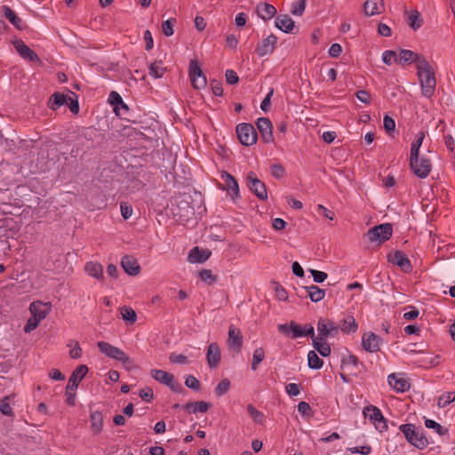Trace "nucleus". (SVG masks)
<instances>
[{
	"label": "nucleus",
	"instance_id": "obj_1",
	"mask_svg": "<svg viewBox=\"0 0 455 455\" xmlns=\"http://www.w3.org/2000/svg\"><path fill=\"white\" fill-rule=\"evenodd\" d=\"M417 75L419 79L422 94L426 98H431L435 91L436 79L432 67L426 59L418 62Z\"/></svg>",
	"mask_w": 455,
	"mask_h": 455
},
{
	"label": "nucleus",
	"instance_id": "obj_2",
	"mask_svg": "<svg viewBox=\"0 0 455 455\" xmlns=\"http://www.w3.org/2000/svg\"><path fill=\"white\" fill-rule=\"evenodd\" d=\"M97 346L102 354L121 362L126 370L130 371L135 367L133 360L122 349L106 341H99Z\"/></svg>",
	"mask_w": 455,
	"mask_h": 455
},
{
	"label": "nucleus",
	"instance_id": "obj_3",
	"mask_svg": "<svg viewBox=\"0 0 455 455\" xmlns=\"http://www.w3.org/2000/svg\"><path fill=\"white\" fill-rule=\"evenodd\" d=\"M87 372L88 367L85 364H80L73 371L66 387V403L68 405L74 406L76 404V392L78 384Z\"/></svg>",
	"mask_w": 455,
	"mask_h": 455
},
{
	"label": "nucleus",
	"instance_id": "obj_4",
	"mask_svg": "<svg viewBox=\"0 0 455 455\" xmlns=\"http://www.w3.org/2000/svg\"><path fill=\"white\" fill-rule=\"evenodd\" d=\"M401 432L404 435L406 440L418 449H424L428 445L427 438L416 431L412 424H403L400 426Z\"/></svg>",
	"mask_w": 455,
	"mask_h": 455
},
{
	"label": "nucleus",
	"instance_id": "obj_5",
	"mask_svg": "<svg viewBox=\"0 0 455 455\" xmlns=\"http://www.w3.org/2000/svg\"><path fill=\"white\" fill-rule=\"evenodd\" d=\"M363 414L364 418L375 426L376 429L379 432H383L387 429V422L384 418L381 411L374 405H367L363 408Z\"/></svg>",
	"mask_w": 455,
	"mask_h": 455
},
{
	"label": "nucleus",
	"instance_id": "obj_6",
	"mask_svg": "<svg viewBox=\"0 0 455 455\" xmlns=\"http://www.w3.org/2000/svg\"><path fill=\"white\" fill-rule=\"evenodd\" d=\"M236 135L240 143L243 146H252L257 142V132L251 124H239L236 126Z\"/></svg>",
	"mask_w": 455,
	"mask_h": 455
},
{
	"label": "nucleus",
	"instance_id": "obj_7",
	"mask_svg": "<svg viewBox=\"0 0 455 455\" xmlns=\"http://www.w3.org/2000/svg\"><path fill=\"white\" fill-rule=\"evenodd\" d=\"M151 377L156 381L167 386L171 390L176 393L184 391L182 386L175 380L174 376L163 370L153 369L150 371Z\"/></svg>",
	"mask_w": 455,
	"mask_h": 455
},
{
	"label": "nucleus",
	"instance_id": "obj_8",
	"mask_svg": "<svg viewBox=\"0 0 455 455\" xmlns=\"http://www.w3.org/2000/svg\"><path fill=\"white\" fill-rule=\"evenodd\" d=\"M392 225L390 223H385L370 228L367 232V236L371 242L379 241L382 243L388 240L392 236Z\"/></svg>",
	"mask_w": 455,
	"mask_h": 455
},
{
	"label": "nucleus",
	"instance_id": "obj_9",
	"mask_svg": "<svg viewBox=\"0 0 455 455\" xmlns=\"http://www.w3.org/2000/svg\"><path fill=\"white\" fill-rule=\"evenodd\" d=\"M246 183L249 189L260 200L267 199V191L264 182L258 179L253 172L247 174Z\"/></svg>",
	"mask_w": 455,
	"mask_h": 455
},
{
	"label": "nucleus",
	"instance_id": "obj_10",
	"mask_svg": "<svg viewBox=\"0 0 455 455\" xmlns=\"http://www.w3.org/2000/svg\"><path fill=\"white\" fill-rule=\"evenodd\" d=\"M410 167L417 177L425 179L432 170V164L428 158L418 156L415 160L410 158Z\"/></svg>",
	"mask_w": 455,
	"mask_h": 455
},
{
	"label": "nucleus",
	"instance_id": "obj_11",
	"mask_svg": "<svg viewBox=\"0 0 455 455\" xmlns=\"http://www.w3.org/2000/svg\"><path fill=\"white\" fill-rule=\"evenodd\" d=\"M188 73L191 84L195 89L199 90L206 86V77L196 60L190 61Z\"/></svg>",
	"mask_w": 455,
	"mask_h": 455
},
{
	"label": "nucleus",
	"instance_id": "obj_12",
	"mask_svg": "<svg viewBox=\"0 0 455 455\" xmlns=\"http://www.w3.org/2000/svg\"><path fill=\"white\" fill-rule=\"evenodd\" d=\"M317 331L320 339H327L339 333V327L332 320L321 317L317 322Z\"/></svg>",
	"mask_w": 455,
	"mask_h": 455
},
{
	"label": "nucleus",
	"instance_id": "obj_13",
	"mask_svg": "<svg viewBox=\"0 0 455 455\" xmlns=\"http://www.w3.org/2000/svg\"><path fill=\"white\" fill-rule=\"evenodd\" d=\"M220 178L224 181V184L220 187L222 189L227 190L232 196L233 200L240 197L239 186L237 180L233 175L228 172H222Z\"/></svg>",
	"mask_w": 455,
	"mask_h": 455
},
{
	"label": "nucleus",
	"instance_id": "obj_14",
	"mask_svg": "<svg viewBox=\"0 0 455 455\" xmlns=\"http://www.w3.org/2000/svg\"><path fill=\"white\" fill-rule=\"evenodd\" d=\"M381 343V338L371 331L364 333L362 337V346L365 351L370 353L379 351Z\"/></svg>",
	"mask_w": 455,
	"mask_h": 455
},
{
	"label": "nucleus",
	"instance_id": "obj_15",
	"mask_svg": "<svg viewBox=\"0 0 455 455\" xmlns=\"http://www.w3.org/2000/svg\"><path fill=\"white\" fill-rule=\"evenodd\" d=\"M257 128L260 133L261 139L265 143H271L274 141L272 123L267 117H260L258 119Z\"/></svg>",
	"mask_w": 455,
	"mask_h": 455
},
{
	"label": "nucleus",
	"instance_id": "obj_16",
	"mask_svg": "<svg viewBox=\"0 0 455 455\" xmlns=\"http://www.w3.org/2000/svg\"><path fill=\"white\" fill-rule=\"evenodd\" d=\"M388 261L400 267L405 273H409L412 269L409 258L403 251H396L394 254H389Z\"/></svg>",
	"mask_w": 455,
	"mask_h": 455
},
{
	"label": "nucleus",
	"instance_id": "obj_17",
	"mask_svg": "<svg viewBox=\"0 0 455 455\" xmlns=\"http://www.w3.org/2000/svg\"><path fill=\"white\" fill-rule=\"evenodd\" d=\"M276 43L277 37L275 35H270L259 44L255 52L260 57L270 54L275 48Z\"/></svg>",
	"mask_w": 455,
	"mask_h": 455
},
{
	"label": "nucleus",
	"instance_id": "obj_18",
	"mask_svg": "<svg viewBox=\"0 0 455 455\" xmlns=\"http://www.w3.org/2000/svg\"><path fill=\"white\" fill-rule=\"evenodd\" d=\"M228 343L230 348L234 349L236 353L241 351L243 346V335L239 329L231 325L228 330Z\"/></svg>",
	"mask_w": 455,
	"mask_h": 455
},
{
	"label": "nucleus",
	"instance_id": "obj_19",
	"mask_svg": "<svg viewBox=\"0 0 455 455\" xmlns=\"http://www.w3.org/2000/svg\"><path fill=\"white\" fill-rule=\"evenodd\" d=\"M207 363L210 368H216L220 362V349L216 342L211 343L207 347Z\"/></svg>",
	"mask_w": 455,
	"mask_h": 455
},
{
	"label": "nucleus",
	"instance_id": "obj_20",
	"mask_svg": "<svg viewBox=\"0 0 455 455\" xmlns=\"http://www.w3.org/2000/svg\"><path fill=\"white\" fill-rule=\"evenodd\" d=\"M121 265L124 270L130 275H137L140 273V265L137 259L132 256H124L121 260Z\"/></svg>",
	"mask_w": 455,
	"mask_h": 455
},
{
	"label": "nucleus",
	"instance_id": "obj_21",
	"mask_svg": "<svg viewBox=\"0 0 455 455\" xmlns=\"http://www.w3.org/2000/svg\"><path fill=\"white\" fill-rule=\"evenodd\" d=\"M14 47L19 54L30 61H38L39 58L36 53L32 51L22 40H17L14 42Z\"/></svg>",
	"mask_w": 455,
	"mask_h": 455
},
{
	"label": "nucleus",
	"instance_id": "obj_22",
	"mask_svg": "<svg viewBox=\"0 0 455 455\" xmlns=\"http://www.w3.org/2000/svg\"><path fill=\"white\" fill-rule=\"evenodd\" d=\"M30 311L37 321L43 320L51 309V307L47 303L41 301H35L30 304Z\"/></svg>",
	"mask_w": 455,
	"mask_h": 455
},
{
	"label": "nucleus",
	"instance_id": "obj_23",
	"mask_svg": "<svg viewBox=\"0 0 455 455\" xmlns=\"http://www.w3.org/2000/svg\"><path fill=\"white\" fill-rule=\"evenodd\" d=\"M388 384L396 392L403 393L410 388V383L403 378L398 377L395 373H392L387 377Z\"/></svg>",
	"mask_w": 455,
	"mask_h": 455
},
{
	"label": "nucleus",
	"instance_id": "obj_24",
	"mask_svg": "<svg viewBox=\"0 0 455 455\" xmlns=\"http://www.w3.org/2000/svg\"><path fill=\"white\" fill-rule=\"evenodd\" d=\"M275 27L284 33H293L295 23L288 14H280L275 18Z\"/></svg>",
	"mask_w": 455,
	"mask_h": 455
},
{
	"label": "nucleus",
	"instance_id": "obj_25",
	"mask_svg": "<svg viewBox=\"0 0 455 455\" xmlns=\"http://www.w3.org/2000/svg\"><path fill=\"white\" fill-rule=\"evenodd\" d=\"M210 256L211 251L207 250H202L196 246L190 250L188 259L192 263H204L210 258Z\"/></svg>",
	"mask_w": 455,
	"mask_h": 455
},
{
	"label": "nucleus",
	"instance_id": "obj_26",
	"mask_svg": "<svg viewBox=\"0 0 455 455\" xmlns=\"http://www.w3.org/2000/svg\"><path fill=\"white\" fill-rule=\"evenodd\" d=\"M90 427L94 435H99L103 429V415L100 411H92L90 413Z\"/></svg>",
	"mask_w": 455,
	"mask_h": 455
},
{
	"label": "nucleus",
	"instance_id": "obj_27",
	"mask_svg": "<svg viewBox=\"0 0 455 455\" xmlns=\"http://www.w3.org/2000/svg\"><path fill=\"white\" fill-rule=\"evenodd\" d=\"M4 17L19 30H23L27 28L25 22L7 5L3 6Z\"/></svg>",
	"mask_w": 455,
	"mask_h": 455
},
{
	"label": "nucleus",
	"instance_id": "obj_28",
	"mask_svg": "<svg viewBox=\"0 0 455 455\" xmlns=\"http://www.w3.org/2000/svg\"><path fill=\"white\" fill-rule=\"evenodd\" d=\"M424 59L423 57H419L417 53L413 52L411 50L402 49L399 52L398 63L400 65H404L408 63H416V68H418V62Z\"/></svg>",
	"mask_w": 455,
	"mask_h": 455
},
{
	"label": "nucleus",
	"instance_id": "obj_29",
	"mask_svg": "<svg viewBox=\"0 0 455 455\" xmlns=\"http://www.w3.org/2000/svg\"><path fill=\"white\" fill-rule=\"evenodd\" d=\"M338 327L344 333H355L358 329V324L353 315H347L339 321Z\"/></svg>",
	"mask_w": 455,
	"mask_h": 455
},
{
	"label": "nucleus",
	"instance_id": "obj_30",
	"mask_svg": "<svg viewBox=\"0 0 455 455\" xmlns=\"http://www.w3.org/2000/svg\"><path fill=\"white\" fill-rule=\"evenodd\" d=\"M257 13L262 20H267L276 14V9L274 5L264 3L257 6Z\"/></svg>",
	"mask_w": 455,
	"mask_h": 455
},
{
	"label": "nucleus",
	"instance_id": "obj_31",
	"mask_svg": "<svg viewBox=\"0 0 455 455\" xmlns=\"http://www.w3.org/2000/svg\"><path fill=\"white\" fill-rule=\"evenodd\" d=\"M84 270L89 275L98 280L103 279V267L98 262H87L84 266Z\"/></svg>",
	"mask_w": 455,
	"mask_h": 455
},
{
	"label": "nucleus",
	"instance_id": "obj_32",
	"mask_svg": "<svg viewBox=\"0 0 455 455\" xmlns=\"http://www.w3.org/2000/svg\"><path fill=\"white\" fill-rule=\"evenodd\" d=\"M405 14L407 15L408 24L413 30H417L422 26L423 20L419 11H405Z\"/></svg>",
	"mask_w": 455,
	"mask_h": 455
},
{
	"label": "nucleus",
	"instance_id": "obj_33",
	"mask_svg": "<svg viewBox=\"0 0 455 455\" xmlns=\"http://www.w3.org/2000/svg\"><path fill=\"white\" fill-rule=\"evenodd\" d=\"M212 406L211 403L199 401V402H191L188 403L184 408L189 412V413H196V412H206L209 408Z\"/></svg>",
	"mask_w": 455,
	"mask_h": 455
},
{
	"label": "nucleus",
	"instance_id": "obj_34",
	"mask_svg": "<svg viewBox=\"0 0 455 455\" xmlns=\"http://www.w3.org/2000/svg\"><path fill=\"white\" fill-rule=\"evenodd\" d=\"M379 4L383 6V0H366L363 4V12L366 16H373L381 12L379 10Z\"/></svg>",
	"mask_w": 455,
	"mask_h": 455
},
{
	"label": "nucleus",
	"instance_id": "obj_35",
	"mask_svg": "<svg viewBox=\"0 0 455 455\" xmlns=\"http://www.w3.org/2000/svg\"><path fill=\"white\" fill-rule=\"evenodd\" d=\"M312 302H319L323 299L325 291L317 285L304 287Z\"/></svg>",
	"mask_w": 455,
	"mask_h": 455
},
{
	"label": "nucleus",
	"instance_id": "obj_36",
	"mask_svg": "<svg viewBox=\"0 0 455 455\" xmlns=\"http://www.w3.org/2000/svg\"><path fill=\"white\" fill-rule=\"evenodd\" d=\"M123 101L124 100H123L122 97L120 96V94L117 92L112 91L109 93L108 102L113 106L114 112L118 116H124V114L121 113V111H120V105L123 104Z\"/></svg>",
	"mask_w": 455,
	"mask_h": 455
},
{
	"label": "nucleus",
	"instance_id": "obj_37",
	"mask_svg": "<svg viewBox=\"0 0 455 455\" xmlns=\"http://www.w3.org/2000/svg\"><path fill=\"white\" fill-rule=\"evenodd\" d=\"M425 139V132H419L416 134L415 140L411 143L410 158L415 160L418 157L419 148Z\"/></svg>",
	"mask_w": 455,
	"mask_h": 455
},
{
	"label": "nucleus",
	"instance_id": "obj_38",
	"mask_svg": "<svg viewBox=\"0 0 455 455\" xmlns=\"http://www.w3.org/2000/svg\"><path fill=\"white\" fill-rule=\"evenodd\" d=\"M66 103H68L67 96L64 93L54 92L50 98L49 108L56 110Z\"/></svg>",
	"mask_w": 455,
	"mask_h": 455
},
{
	"label": "nucleus",
	"instance_id": "obj_39",
	"mask_svg": "<svg viewBox=\"0 0 455 455\" xmlns=\"http://www.w3.org/2000/svg\"><path fill=\"white\" fill-rule=\"evenodd\" d=\"M166 68L164 67L162 60H156L149 66V75L154 78H161L164 75Z\"/></svg>",
	"mask_w": 455,
	"mask_h": 455
},
{
	"label": "nucleus",
	"instance_id": "obj_40",
	"mask_svg": "<svg viewBox=\"0 0 455 455\" xmlns=\"http://www.w3.org/2000/svg\"><path fill=\"white\" fill-rule=\"evenodd\" d=\"M308 367L314 370L321 369L323 365V361L317 355L315 351L311 350L307 354Z\"/></svg>",
	"mask_w": 455,
	"mask_h": 455
},
{
	"label": "nucleus",
	"instance_id": "obj_41",
	"mask_svg": "<svg viewBox=\"0 0 455 455\" xmlns=\"http://www.w3.org/2000/svg\"><path fill=\"white\" fill-rule=\"evenodd\" d=\"M454 401L455 392H444L438 397L437 406L439 408H445Z\"/></svg>",
	"mask_w": 455,
	"mask_h": 455
},
{
	"label": "nucleus",
	"instance_id": "obj_42",
	"mask_svg": "<svg viewBox=\"0 0 455 455\" xmlns=\"http://www.w3.org/2000/svg\"><path fill=\"white\" fill-rule=\"evenodd\" d=\"M425 426L427 428H432V429H435V432L440 435V436H443V435H445L448 434V429L443 427V426H441L439 423H437L436 421L433 420V419H426L425 420Z\"/></svg>",
	"mask_w": 455,
	"mask_h": 455
},
{
	"label": "nucleus",
	"instance_id": "obj_43",
	"mask_svg": "<svg viewBox=\"0 0 455 455\" xmlns=\"http://www.w3.org/2000/svg\"><path fill=\"white\" fill-rule=\"evenodd\" d=\"M122 318L130 323H134L137 320V315L135 311L130 307H123L121 308Z\"/></svg>",
	"mask_w": 455,
	"mask_h": 455
},
{
	"label": "nucleus",
	"instance_id": "obj_44",
	"mask_svg": "<svg viewBox=\"0 0 455 455\" xmlns=\"http://www.w3.org/2000/svg\"><path fill=\"white\" fill-rule=\"evenodd\" d=\"M10 401V395H6L2 400H0V411L2 414L6 416H12L13 411Z\"/></svg>",
	"mask_w": 455,
	"mask_h": 455
},
{
	"label": "nucleus",
	"instance_id": "obj_45",
	"mask_svg": "<svg viewBox=\"0 0 455 455\" xmlns=\"http://www.w3.org/2000/svg\"><path fill=\"white\" fill-rule=\"evenodd\" d=\"M265 351L262 347L254 350L251 363V370L255 371L258 365L264 360Z\"/></svg>",
	"mask_w": 455,
	"mask_h": 455
},
{
	"label": "nucleus",
	"instance_id": "obj_46",
	"mask_svg": "<svg viewBox=\"0 0 455 455\" xmlns=\"http://www.w3.org/2000/svg\"><path fill=\"white\" fill-rule=\"evenodd\" d=\"M177 20L174 18H171L162 23V32L165 36H171L173 35V27Z\"/></svg>",
	"mask_w": 455,
	"mask_h": 455
},
{
	"label": "nucleus",
	"instance_id": "obj_47",
	"mask_svg": "<svg viewBox=\"0 0 455 455\" xmlns=\"http://www.w3.org/2000/svg\"><path fill=\"white\" fill-rule=\"evenodd\" d=\"M199 277L203 282L208 284H212L217 281V275H213L211 269H203L200 271Z\"/></svg>",
	"mask_w": 455,
	"mask_h": 455
},
{
	"label": "nucleus",
	"instance_id": "obj_48",
	"mask_svg": "<svg viewBox=\"0 0 455 455\" xmlns=\"http://www.w3.org/2000/svg\"><path fill=\"white\" fill-rule=\"evenodd\" d=\"M70 347L69 355L73 359H78L82 355V348L76 340H71L68 345Z\"/></svg>",
	"mask_w": 455,
	"mask_h": 455
},
{
	"label": "nucleus",
	"instance_id": "obj_49",
	"mask_svg": "<svg viewBox=\"0 0 455 455\" xmlns=\"http://www.w3.org/2000/svg\"><path fill=\"white\" fill-rule=\"evenodd\" d=\"M307 0H298L291 5V12L295 16H301L306 8Z\"/></svg>",
	"mask_w": 455,
	"mask_h": 455
},
{
	"label": "nucleus",
	"instance_id": "obj_50",
	"mask_svg": "<svg viewBox=\"0 0 455 455\" xmlns=\"http://www.w3.org/2000/svg\"><path fill=\"white\" fill-rule=\"evenodd\" d=\"M230 388V381L228 379H223L215 387L217 396L224 395Z\"/></svg>",
	"mask_w": 455,
	"mask_h": 455
},
{
	"label": "nucleus",
	"instance_id": "obj_51",
	"mask_svg": "<svg viewBox=\"0 0 455 455\" xmlns=\"http://www.w3.org/2000/svg\"><path fill=\"white\" fill-rule=\"evenodd\" d=\"M247 411L252 419L257 423H261L264 419V415L261 411H258L252 404L247 405Z\"/></svg>",
	"mask_w": 455,
	"mask_h": 455
},
{
	"label": "nucleus",
	"instance_id": "obj_52",
	"mask_svg": "<svg viewBox=\"0 0 455 455\" xmlns=\"http://www.w3.org/2000/svg\"><path fill=\"white\" fill-rule=\"evenodd\" d=\"M382 60L387 65H391L393 62H398L396 52L394 51H385L382 54Z\"/></svg>",
	"mask_w": 455,
	"mask_h": 455
},
{
	"label": "nucleus",
	"instance_id": "obj_53",
	"mask_svg": "<svg viewBox=\"0 0 455 455\" xmlns=\"http://www.w3.org/2000/svg\"><path fill=\"white\" fill-rule=\"evenodd\" d=\"M291 331L292 333V336H291L292 339L304 337V327L298 324L294 321H291Z\"/></svg>",
	"mask_w": 455,
	"mask_h": 455
},
{
	"label": "nucleus",
	"instance_id": "obj_54",
	"mask_svg": "<svg viewBox=\"0 0 455 455\" xmlns=\"http://www.w3.org/2000/svg\"><path fill=\"white\" fill-rule=\"evenodd\" d=\"M284 167L281 164H274L271 165V174L275 179H281L284 176Z\"/></svg>",
	"mask_w": 455,
	"mask_h": 455
},
{
	"label": "nucleus",
	"instance_id": "obj_55",
	"mask_svg": "<svg viewBox=\"0 0 455 455\" xmlns=\"http://www.w3.org/2000/svg\"><path fill=\"white\" fill-rule=\"evenodd\" d=\"M139 395L142 400L146 402H151L154 399L153 389L149 387L141 388L139 392Z\"/></svg>",
	"mask_w": 455,
	"mask_h": 455
},
{
	"label": "nucleus",
	"instance_id": "obj_56",
	"mask_svg": "<svg viewBox=\"0 0 455 455\" xmlns=\"http://www.w3.org/2000/svg\"><path fill=\"white\" fill-rule=\"evenodd\" d=\"M185 385L193 390H199L201 386L200 381L193 375H188L186 378Z\"/></svg>",
	"mask_w": 455,
	"mask_h": 455
},
{
	"label": "nucleus",
	"instance_id": "obj_57",
	"mask_svg": "<svg viewBox=\"0 0 455 455\" xmlns=\"http://www.w3.org/2000/svg\"><path fill=\"white\" fill-rule=\"evenodd\" d=\"M384 129L388 134H391L395 131V122L389 116L386 115L383 119Z\"/></svg>",
	"mask_w": 455,
	"mask_h": 455
},
{
	"label": "nucleus",
	"instance_id": "obj_58",
	"mask_svg": "<svg viewBox=\"0 0 455 455\" xmlns=\"http://www.w3.org/2000/svg\"><path fill=\"white\" fill-rule=\"evenodd\" d=\"M275 296L279 300H286L288 299L287 291L278 283L275 282Z\"/></svg>",
	"mask_w": 455,
	"mask_h": 455
},
{
	"label": "nucleus",
	"instance_id": "obj_59",
	"mask_svg": "<svg viewBox=\"0 0 455 455\" xmlns=\"http://www.w3.org/2000/svg\"><path fill=\"white\" fill-rule=\"evenodd\" d=\"M121 214L124 220L129 219L132 214V207L130 204L122 202L120 204Z\"/></svg>",
	"mask_w": 455,
	"mask_h": 455
},
{
	"label": "nucleus",
	"instance_id": "obj_60",
	"mask_svg": "<svg viewBox=\"0 0 455 455\" xmlns=\"http://www.w3.org/2000/svg\"><path fill=\"white\" fill-rule=\"evenodd\" d=\"M310 273L313 276L314 282L318 283L324 282V280L328 276L325 272L315 270V269H310Z\"/></svg>",
	"mask_w": 455,
	"mask_h": 455
},
{
	"label": "nucleus",
	"instance_id": "obj_61",
	"mask_svg": "<svg viewBox=\"0 0 455 455\" xmlns=\"http://www.w3.org/2000/svg\"><path fill=\"white\" fill-rule=\"evenodd\" d=\"M169 360L172 363L186 364L188 363V358L184 355H181V354L177 355V354L172 353L169 356Z\"/></svg>",
	"mask_w": 455,
	"mask_h": 455
},
{
	"label": "nucleus",
	"instance_id": "obj_62",
	"mask_svg": "<svg viewBox=\"0 0 455 455\" xmlns=\"http://www.w3.org/2000/svg\"><path fill=\"white\" fill-rule=\"evenodd\" d=\"M225 76L227 83L229 84H235L239 81L237 74L232 69H228L226 71Z\"/></svg>",
	"mask_w": 455,
	"mask_h": 455
},
{
	"label": "nucleus",
	"instance_id": "obj_63",
	"mask_svg": "<svg viewBox=\"0 0 455 455\" xmlns=\"http://www.w3.org/2000/svg\"><path fill=\"white\" fill-rule=\"evenodd\" d=\"M357 99L365 104H369L371 100V96L369 92L361 90L356 92Z\"/></svg>",
	"mask_w": 455,
	"mask_h": 455
},
{
	"label": "nucleus",
	"instance_id": "obj_64",
	"mask_svg": "<svg viewBox=\"0 0 455 455\" xmlns=\"http://www.w3.org/2000/svg\"><path fill=\"white\" fill-rule=\"evenodd\" d=\"M285 390L291 396L298 395L300 393L299 386L296 383H289L286 385Z\"/></svg>",
	"mask_w": 455,
	"mask_h": 455
}]
</instances>
